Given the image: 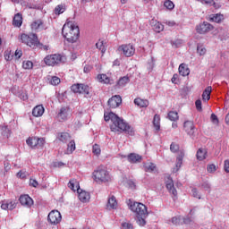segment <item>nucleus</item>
Segmentation results:
<instances>
[{
  "label": "nucleus",
  "mask_w": 229,
  "mask_h": 229,
  "mask_svg": "<svg viewBox=\"0 0 229 229\" xmlns=\"http://www.w3.org/2000/svg\"><path fill=\"white\" fill-rule=\"evenodd\" d=\"M104 119L106 123H108V121H112L113 124L111 125V131H119L121 130L122 131H124L128 135H133V128L130 126L124 120L121 119V117H118L117 114L114 113H105L104 114Z\"/></svg>",
  "instance_id": "nucleus-1"
},
{
  "label": "nucleus",
  "mask_w": 229,
  "mask_h": 229,
  "mask_svg": "<svg viewBox=\"0 0 229 229\" xmlns=\"http://www.w3.org/2000/svg\"><path fill=\"white\" fill-rule=\"evenodd\" d=\"M62 33L67 42L72 44L80 38V28L72 21H68L63 26Z\"/></svg>",
  "instance_id": "nucleus-2"
},
{
  "label": "nucleus",
  "mask_w": 229,
  "mask_h": 229,
  "mask_svg": "<svg viewBox=\"0 0 229 229\" xmlns=\"http://www.w3.org/2000/svg\"><path fill=\"white\" fill-rule=\"evenodd\" d=\"M92 178L97 183H106L110 182V173L106 167L100 165L92 173Z\"/></svg>",
  "instance_id": "nucleus-3"
},
{
  "label": "nucleus",
  "mask_w": 229,
  "mask_h": 229,
  "mask_svg": "<svg viewBox=\"0 0 229 229\" xmlns=\"http://www.w3.org/2000/svg\"><path fill=\"white\" fill-rule=\"evenodd\" d=\"M127 204L130 210L136 213L137 216H148V208H146V205L140 202H133L131 199H129Z\"/></svg>",
  "instance_id": "nucleus-4"
},
{
  "label": "nucleus",
  "mask_w": 229,
  "mask_h": 229,
  "mask_svg": "<svg viewBox=\"0 0 229 229\" xmlns=\"http://www.w3.org/2000/svg\"><path fill=\"white\" fill-rule=\"evenodd\" d=\"M19 38L22 44L29 46V47H35L38 44V38L36 34H21Z\"/></svg>",
  "instance_id": "nucleus-5"
},
{
  "label": "nucleus",
  "mask_w": 229,
  "mask_h": 229,
  "mask_svg": "<svg viewBox=\"0 0 229 229\" xmlns=\"http://www.w3.org/2000/svg\"><path fill=\"white\" fill-rule=\"evenodd\" d=\"M64 60V57L60 54H54L47 55L44 58V63L46 65H48L50 67H55V65H58V64H62Z\"/></svg>",
  "instance_id": "nucleus-6"
},
{
  "label": "nucleus",
  "mask_w": 229,
  "mask_h": 229,
  "mask_svg": "<svg viewBox=\"0 0 229 229\" xmlns=\"http://www.w3.org/2000/svg\"><path fill=\"white\" fill-rule=\"evenodd\" d=\"M71 89L74 94H84V96H89L90 90V88L85 84H73Z\"/></svg>",
  "instance_id": "nucleus-7"
},
{
  "label": "nucleus",
  "mask_w": 229,
  "mask_h": 229,
  "mask_svg": "<svg viewBox=\"0 0 229 229\" xmlns=\"http://www.w3.org/2000/svg\"><path fill=\"white\" fill-rule=\"evenodd\" d=\"M118 51L123 53V55L127 56V58H130V56H133V55H135V47L131 44L122 45L118 47Z\"/></svg>",
  "instance_id": "nucleus-8"
},
{
  "label": "nucleus",
  "mask_w": 229,
  "mask_h": 229,
  "mask_svg": "<svg viewBox=\"0 0 229 229\" xmlns=\"http://www.w3.org/2000/svg\"><path fill=\"white\" fill-rule=\"evenodd\" d=\"M47 220L50 225H58L62 221V214L58 210H52L47 216Z\"/></svg>",
  "instance_id": "nucleus-9"
},
{
  "label": "nucleus",
  "mask_w": 229,
  "mask_h": 229,
  "mask_svg": "<svg viewBox=\"0 0 229 229\" xmlns=\"http://www.w3.org/2000/svg\"><path fill=\"white\" fill-rule=\"evenodd\" d=\"M196 30L197 33L203 35L205 33H208V31H212V30H214V27L210 23L204 21L203 23H199V25H197Z\"/></svg>",
  "instance_id": "nucleus-10"
},
{
  "label": "nucleus",
  "mask_w": 229,
  "mask_h": 229,
  "mask_svg": "<svg viewBox=\"0 0 229 229\" xmlns=\"http://www.w3.org/2000/svg\"><path fill=\"white\" fill-rule=\"evenodd\" d=\"M69 115H71V110L69 107H62L57 114V119L60 123H64L69 119Z\"/></svg>",
  "instance_id": "nucleus-11"
},
{
  "label": "nucleus",
  "mask_w": 229,
  "mask_h": 229,
  "mask_svg": "<svg viewBox=\"0 0 229 229\" xmlns=\"http://www.w3.org/2000/svg\"><path fill=\"white\" fill-rule=\"evenodd\" d=\"M19 201L22 207H26L27 208H30L33 205V199L30 197V195H21L19 198Z\"/></svg>",
  "instance_id": "nucleus-12"
},
{
  "label": "nucleus",
  "mask_w": 229,
  "mask_h": 229,
  "mask_svg": "<svg viewBox=\"0 0 229 229\" xmlns=\"http://www.w3.org/2000/svg\"><path fill=\"white\" fill-rule=\"evenodd\" d=\"M17 208L16 200H3L1 204V208L3 210H13Z\"/></svg>",
  "instance_id": "nucleus-13"
},
{
  "label": "nucleus",
  "mask_w": 229,
  "mask_h": 229,
  "mask_svg": "<svg viewBox=\"0 0 229 229\" xmlns=\"http://www.w3.org/2000/svg\"><path fill=\"white\" fill-rule=\"evenodd\" d=\"M107 103L108 106L111 108H117V106L123 103V98H121V96L115 95L112 97Z\"/></svg>",
  "instance_id": "nucleus-14"
},
{
  "label": "nucleus",
  "mask_w": 229,
  "mask_h": 229,
  "mask_svg": "<svg viewBox=\"0 0 229 229\" xmlns=\"http://www.w3.org/2000/svg\"><path fill=\"white\" fill-rule=\"evenodd\" d=\"M183 128L190 137H192L196 131V128L194 127V123L192 121L184 122Z\"/></svg>",
  "instance_id": "nucleus-15"
},
{
  "label": "nucleus",
  "mask_w": 229,
  "mask_h": 229,
  "mask_svg": "<svg viewBox=\"0 0 229 229\" xmlns=\"http://www.w3.org/2000/svg\"><path fill=\"white\" fill-rule=\"evenodd\" d=\"M127 160L130 164H139L142 162V156L136 153H131L127 156Z\"/></svg>",
  "instance_id": "nucleus-16"
},
{
  "label": "nucleus",
  "mask_w": 229,
  "mask_h": 229,
  "mask_svg": "<svg viewBox=\"0 0 229 229\" xmlns=\"http://www.w3.org/2000/svg\"><path fill=\"white\" fill-rule=\"evenodd\" d=\"M78 198L81 203H89L90 201V193L86 191L81 190L78 192Z\"/></svg>",
  "instance_id": "nucleus-17"
},
{
  "label": "nucleus",
  "mask_w": 229,
  "mask_h": 229,
  "mask_svg": "<svg viewBox=\"0 0 229 229\" xmlns=\"http://www.w3.org/2000/svg\"><path fill=\"white\" fill-rule=\"evenodd\" d=\"M106 208L107 210H115L117 208V199L114 195L108 198Z\"/></svg>",
  "instance_id": "nucleus-18"
},
{
  "label": "nucleus",
  "mask_w": 229,
  "mask_h": 229,
  "mask_svg": "<svg viewBox=\"0 0 229 229\" xmlns=\"http://www.w3.org/2000/svg\"><path fill=\"white\" fill-rule=\"evenodd\" d=\"M30 28L32 31H38L40 30H44V21H42V20H35L31 23Z\"/></svg>",
  "instance_id": "nucleus-19"
},
{
  "label": "nucleus",
  "mask_w": 229,
  "mask_h": 229,
  "mask_svg": "<svg viewBox=\"0 0 229 229\" xmlns=\"http://www.w3.org/2000/svg\"><path fill=\"white\" fill-rule=\"evenodd\" d=\"M57 139L60 142L67 144V142L71 140V134H69V132H59L57 134Z\"/></svg>",
  "instance_id": "nucleus-20"
},
{
  "label": "nucleus",
  "mask_w": 229,
  "mask_h": 229,
  "mask_svg": "<svg viewBox=\"0 0 229 229\" xmlns=\"http://www.w3.org/2000/svg\"><path fill=\"white\" fill-rule=\"evenodd\" d=\"M134 105L140 106V108H147V106H149V101L148 99L137 98L134 99Z\"/></svg>",
  "instance_id": "nucleus-21"
},
{
  "label": "nucleus",
  "mask_w": 229,
  "mask_h": 229,
  "mask_svg": "<svg viewBox=\"0 0 229 229\" xmlns=\"http://www.w3.org/2000/svg\"><path fill=\"white\" fill-rule=\"evenodd\" d=\"M179 74L181 76H189L191 74V70L186 64H181L179 65Z\"/></svg>",
  "instance_id": "nucleus-22"
},
{
  "label": "nucleus",
  "mask_w": 229,
  "mask_h": 229,
  "mask_svg": "<svg viewBox=\"0 0 229 229\" xmlns=\"http://www.w3.org/2000/svg\"><path fill=\"white\" fill-rule=\"evenodd\" d=\"M68 187L69 189H71V191H73L74 192H76V191L77 192H80V182L76 179L70 180Z\"/></svg>",
  "instance_id": "nucleus-23"
},
{
  "label": "nucleus",
  "mask_w": 229,
  "mask_h": 229,
  "mask_svg": "<svg viewBox=\"0 0 229 229\" xmlns=\"http://www.w3.org/2000/svg\"><path fill=\"white\" fill-rule=\"evenodd\" d=\"M166 189L173 194L174 196H177L178 191H176V189L174 188V183L173 182V179H168L166 181Z\"/></svg>",
  "instance_id": "nucleus-24"
},
{
  "label": "nucleus",
  "mask_w": 229,
  "mask_h": 229,
  "mask_svg": "<svg viewBox=\"0 0 229 229\" xmlns=\"http://www.w3.org/2000/svg\"><path fill=\"white\" fill-rule=\"evenodd\" d=\"M44 112L45 109L43 106H37L32 110V115H34V117H41V115H44Z\"/></svg>",
  "instance_id": "nucleus-25"
},
{
  "label": "nucleus",
  "mask_w": 229,
  "mask_h": 229,
  "mask_svg": "<svg viewBox=\"0 0 229 229\" xmlns=\"http://www.w3.org/2000/svg\"><path fill=\"white\" fill-rule=\"evenodd\" d=\"M13 25L16 28H21V26H22V14L17 13L14 15L13 20Z\"/></svg>",
  "instance_id": "nucleus-26"
},
{
  "label": "nucleus",
  "mask_w": 229,
  "mask_h": 229,
  "mask_svg": "<svg viewBox=\"0 0 229 229\" xmlns=\"http://www.w3.org/2000/svg\"><path fill=\"white\" fill-rule=\"evenodd\" d=\"M207 148H199L196 154L197 159L199 161L205 160L208 156Z\"/></svg>",
  "instance_id": "nucleus-27"
},
{
  "label": "nucleus",
  "mask_w": 229,
  "mask_h": 229,
  "mask_svg": "<svg viewBox=\"0 0 229 229\" xmlns=\"http://www.w3.org/2000/svg\"><path fill=\"white\" fill-rule=\"evenodd\" d=\"M76 150V142L74 140H71L67 145L65 155H71Z\"/></svg>",
  "instance_id": "nucleus-28"
},
{
  "label": "nucleus",
  "mask_w": 229,
  "mask_h": 229,
  "mask_svg": "<svg viewBox=\"0 0 229 229\" xmlns=\"http://www.w3.org/2000/svg\"><path fill=\"white\" fill-rule=\"evenodd\" d=\"M210 94H212V87L208 86L205 89V90L202 93L203 101H209Z\"/></svg>",
  "instance_id": "nucleus-29"
},
{
  "label": "nucleus",
  "mask_w": 229,
  "mask_h": 229,
  "mask_svg": "<svg viewBox=\"0 0 229 229\" xmlns=\"http://www.w3.org/2000/svg\"><path fill=\"white\" fill-rule=\"evenodd\" d=\"M151 25L153 26L156 33H160V31H164V25L160 23V21H152Z\"/></svg>",
  "instance_id": "nucleus-30"
},
{
  "label": "nucleus",
  "mask_w": 229,
  "mask_h": 229,
  "mask_svg": "<svg viewBox=\"0 0 229 229\" xmlns=\"http://www.w3.org/2000/svg\"><path fill=\"white\" fill-rule=\"evenodd\" d=\"M97 49H99L101 51L102 55H105L106 53V43L105 41L99 40L96 43Z\"/></svg>",
  "instance_id": "nucleus-31"
},
{
  "label": "nucleus",
  "mask_w": 229,
  "mask_h": 229,
  "mask_svg": "<svg viewBox=\"0 0 229 229\" xmlns=\"http://www.w3.org/2000/svg\"><path fill=\"white\" fill-rule=\"evenodd\" d=\"M183 157H185V154L183 152H180V155L177 157V159H176L175 171H178V169L182 167V164L183 162Z\"/></svg>",
  "instance_id": "nucleus-32"
},
{
  "label": "nucleus",
  "mask_w": 229,
  "mask_h": 229,
  "mask_svg": "<svg viewBox=\"0 0 229 229\" xmlns=\"http://www.w3.org/2000/svg\"><path fill=\"white\" fill-rule=\"evenodd\" d=\"M127 83H130V77L124 76L120 78V80L117 82L118 87H126Z\"/></svg>",
  "instance_id": "nucleus-33"
},
{
  "label": "nucleus",
  "mask_w": 229,
  "mask_h": 229,
  "mask_svg": "<svg viewBox=\"0 0 229 229\" xmlns=\"http://www.w3.org/2000/svg\"><path fill=\"white\" fill-rule=\"evenodd\" d=\"M98 80L100 83H106V85H108V83H110V77H107L106 74L98 75Z\"/></svg>",
  "instance_id": "nucleus-34"
},
{
  "label": "nucleus",
  "mask_w": 229,
  "mask_h": 229,
  "mask_svg": "<svg viewBox=\"0 0 229 229\" xmlns=\"http://www.w3.org/2000/svg\"><path fill=\"white\" fill-rule=\"evenodd\" d=\"M144 169L147 173H153L157 169V165L153 163H147L144 165Z\"/></svg>",
  "instance_id": "nucleus-35"
},
{
  "label": "nucleus",
  "mask_w": 229,
  "mask_h": 229,
  "mask_svg": "<svg viewBox=\"0 0 229 229\" xmlns=\"http://www.w3.org/2000/svg\"><path fill=\"white\" fill-rule=\"evenodd\" d=\"M168 119L170 121H174V123H176V121H178V119H179L178 112H176V111H170L168 113Z\"/></svg>",
  "instance_id": "nucleus-36"
},
{
  "label": "nucleus",
  "mask_w": 229,
  "mask_h": 229,
  "mask_svg": "<svg viewBox=\"0 0 229 229\" xmlns=\"http://www.w3.org/2000/svg\"><path fill=\"white\" fill-rule=\"evenodd\" d=\"M153 125L157 131L158 130H160V115L155 114L154 120H153Z\"/></svg>",
  "instance_id": "nucleus-37"
},
{
  "label": "nucleus",
  "mask_w": 229,
  "mask_h": 229,
  "mask_svg": "<svg viewBox=\"0 0 229 229\" xmlns=\"http://www.w3.org/2000/svg\"><path fill=\"white\" fill-rule=\"evenodd\" d=\"M65 12V5L64 4H58L55 8V15H61V13H64Z\"/></svg>",
  "instance_id": "nucleus-38"
},
{
  "label": "nucleus",
  "mask_w": 229,
  "mask_h": 229,
  "mask_svg": "<svg viewBox=\"0 0 229 229\" xmlns=\"http://www.w3.org/2000/svg\"><path fill=\"white\" fill-rule=\"evenodd\" d=\"M28 146H30V148H37V138L34 137V138H29L27 140H26Z\"/></svg>",
  "instance_id": "nucleus-39"
},
{
  "label": "nucleus",
  "mask_w": 229,
  "mask_h": 229,
  "mask_svg": "<svg viewBox=\"0 0 229 229\" xmlns=\"http://www.w3.org/2000/svg\"><path fill=\"white\" fill-rule=\"evenodd\" d=\"M92 153L96 155V157H99V155H101V148L99 147V145L95 144L92 147Z\"/></svg>",
  "instance_id": "nucleus-40"
},
{
  "label": "nucleus",
  "mask_w": 229,
  "mask_h": 229,
  "mask_svg": "<svg viewBox=\"0 0 229 229\" xmlns=\"http://www.w3.org/2000/svg\"><path fill=\"white\" fill-rule=\"evenodd\" d=\"M46 144V139L36 138V148H42Z\"/></svg>",
  "instance_id": "nucleus-41"
},
{
  "label": "nucleus",
  "mask_w": 229,
  "mask_h": 229,
  "mask_svg": "<svg viewBox=\"0 0 229 229\" xmlns=\"http://www.w3.org/2000/svg\"><path fill=\"white\" fill-rule=\"evenodd\" d=\"M224 19H225V16H223V14H216L211 18L213 22H217V23L221 22Z\"/></svg>",
  "instance_id": "nucleus-42"
},
{
  "label": "nucleus",
  "mask_w": 229,
  "mask_h": 229,
  "mask_svg": "<svg viewBox=\"0 0 229 229\" xmlns=\"http://www.w3.org/2000/svg\"><path fill=\"white\" fill-rule=\"evenodd\" d=\"M137 223L140 226H144L146 225V216H137Z\"/></svg>",
  "instance_id": "nucleus-43"
},
{
  "label": "nucleus",
  "mask_w": 229,
  "mask_h": 229,
  "mask_svg": "<svg viewBox=\"0 0 229 229\" xmlns=\"http://www.w3.org/2000/svg\"><path fill=\"white\" fill-rule=\"evenodd\" d=\"M164 6H165V8L167 10H174V4L171 0H166L164 4Z\"/></svg>",
  "instance_id": "nucleus-44"
},
{
  "label": "nucleus",
  "mask_w": 229,
  "mask_h": 229,
  "mask_svg": "<svg viewBox=\"0 0 229 229\" xmlns=\"http://www.w3.org/2000/svg\"><path fill=\"white\" fill-rule=\"evenodd\" d=\"M13 58V55H12V51L6 50L4 52V60H6V62H11Z\"/></svg>",
  "instance_id": "nucleus-45"
},
{
  "label": "nucleus",
  "mask_w": 229,
  "mask_h": 229,
  "mask_svg": "<svg viewBox=\"0 0 229 229\" xmlns=\"http://www.w3.org/2000/svg\"><path fill=\"white\" fill-rule=\"evenodd\" d=\"M22 67L24 69H33V62H31V61H23Z\"/></svg>",
  "instance_id": "nucleus-46"
},
{
  "label": "nucleus",
  "mask_w": 229,
  "mask_h": 229,
  "mask_svg": "<svg viewBox=\"0 0 229 229\" xmlns=\"http://www.w3.org/2000/svg\"><path fill=\"white\" fill-rule=\"evenodd\" d=\"M197 53H199V55L200 56H203V55H205L207 53V48H205V47H203V46H198Z\"/></svg>",
  "instance_id": "nucleus-47"
},
{
  "label": "nucleus",
  "mask_w": 229,
  "mask_h": 229,
  "mask_svg": "<svg viewBox=\"0 0 229 229\" xmlns=\"http://www.w3.org/2000/svg\"><path fill=\"white\" fill-rule=\"evenodd\" d=\"M207 171L208 173H216V171H217V168L216 167V165L211 164V165H208L207 166Z\"/></svg>",
  "instance_id": "nucleus-48"
},
{
  "label": "nucleus",
  "mask_w": 229,
  "mask_h": 229,
  "mask_svg": "<svg viewBox=\"0 0 229 229\" xmlns=\"http://www.w3.org/2000/svg\"><path fill=\"white\" fill-rule=\"evenodd\" d=\"M2 135H4V137H10V131L8 129V126H4L2 127Z\"/></svg>",
  "instance_id": "nucleus-49"
},
{
  "label": "nucleus",
  "mask_w": 229,
  "mask_h": 229,
  "mask_svg": "<svg viewBox=\"0 0 229 229\" xmlns=\"http://www.w3.org/2000/svg\"><path fill=\"white\" fill-rule=\"evenodd\" d=\"M202 189H204V191H207L208 192H210L211 191V187H210V183L208 182H204L201 184Z\"/></svg>",
  "instance_id": "nucleus-50"
},
{
  "label": "nucleus",
  "mask_w": 229,
  "mask_h": 229,
  "mask_svg": "<svg viewBox=\"0 0 229 229\" xmlns=\"http://www.w3.org/2000/svg\"><path fill=\"white\" fill-rule=\"evenodd\" d=\"M178 149H180V146H178V144L172 143L170 145V150L172 151V153H176V151H178Z\"/></svg>",
  "instance_id": "nucleus-51"
},
{
  "label": "nucleus",
  "mask_w": 229,
  "mask_h": 229,
  "mask_svg": "<svg viewBox=\"0 0 229 229\" xmlns=\"http://www.w3.org/2000/svg\"><path fill=\"white\" fill-rule=\"evenodd\" d=\"M50 83H51V85H55V86L59 85L60 78H58L56 76L52 77Z\"/></svg>",
  "instance_id": "nucleus-52"
},
{
  "label": "nucleus",
  "mask_w": 229,
  "mask_h": 229,
  "mask_svg": "<svg viewBox=\"0 0 229 229\" xmlns=\"http://www.w3.org/2000/svg\"><path fill=\"white\" fill-rule=\"evenodd\" d=\"M195 106H196V109L198 110V112L203 111V107L201 106V100H199V99L196 100Z\"/></svg>",
  "instance_id": "nucleus-53"
},
{
  "label": "nucleus",
  "mask_w": 229,
  "mask_h": 229,
  "mask_svg": "<svg viewBox=\"0 0 229 229\" xmlns=\"http://www.w3.org/2000/svg\"><path fill=\"white\" fill-rule=\"evenodd\" d=\"M192 221H193L192 216H191L189 215L183 218L184 225H191V223H192Z\"/></svg>",
  "instance_id": "nucleus-54"
},
{
  "label": "nucleus",
  "mask_w": 229,
  "mask_h": 229,
  "mask_svg": "<svg viewBox=\"0 0 229 229\" xmlns=\"http://www.w3.org/2000/svg\"><path fill=\"white\" fill-rule=\"evenodd\" d=\"M193 198H197L198 199H201V196L198 194V190L196 188H193L191 190Z\"/></svg>",
  "instance_id": "nucleus-55"
},
{
  "label": "nucleus",
  "mask_w": 229,
  "mask_h": 229,
  "mask_svg": "<svg viewBox=\"0 0 229 229\" xmlns=\"http://www.w3.org/2000/svg\"><path fill=\"white\" fill-rule=\"evenodd\" d=\"M122 228L123 229H133V225L130 223H123Z\"/></svg>",
  "instance_id": "nucleus-56"
},
{
  "label": "nucleus",
  "mask_w": 229,
  "mask_h": 229,
  "mask_svg": "<svg viewBox=\"0 0 229 229\" xmlns=\"http://www.w3.org/2000/svg\"><path fill=\"white\" fill-rule=\"evenodd\" d=\"M180 221H181L180 216H174L172 218L173 225H180Z\"/></svg>",
  "instance_id": "nucleus-57"
},
{
  "label": "nucleus",
  "mask_w": 229,
  "mask_h": 229,
  "mask_svg": "<svg viewBox=\"0 0 229 229\" xmlns=\"http://www.w3.org/2000/svg\"><path fill=\"white\" fill-rule=\"evenodd\" d=\"M224 169L225 171V173H229V160L226 159L224 163Z\"/></svg>",
  "instance_id": "nucleus-58"
},
{
  "label": "nucleus",
  "mask_w": 229,
  "mask_h": 229,
  "mask_svg": "<svg viewBox=\"0 0 229 229\" xmlns=\"http://www.w3.org/2000/svg\"><path fill=\"white\" fill-rule=\"evenodd\" d=\"M200 3H202V4H210V5L216 4L214 3V0H200Z\"/></svg>",
  "instance_id": "nucleus-59"
},
{
  "label": "nucleus",
  "mask_w": 229,
  "mask_h": 229,
  "mask_svg": "<svg viewBox=\"0 0 229 229\" xmlns=\"http://www.w3.org/2000/svg\"><path fill=\"white\" fill-rule=\"evenodd\" d=\"M30 183L32 187H38V182H37L35 179H30Z\"/></svg>",
  "instance_id": "nucleus-60"
},
{
  "label": "nucleus",
  "mask_w": 229,
  "mask_h": 229,
  "mask_svg": "<svg viewBox=\"0 0 229 229\" xmlns=\"http://www.w3.org/2000/svg\"><path fill=\"white\" fill-rule=\"evenodd\" d=\"M15 56H16V58H21V56H22V50H19V49H17L16 51H15Z\"/></svg>",
  "instance_id": "nucleus-61"
},
{
  "label": "nucleus",
  "mask_w": 229,
  "mask_h": 229,
  "mask_svg": "<svg viewBox=\"0 0 229 229\" xmlns=\"http://www.w3.org/2000/svg\"><path fill=\"white\" fill-rule=\"evenodd\" d=\"M17 176L19 178H26V174L22 173L21 171H20L18 174H17Z\"/></svg>",
  "instance_id": "nucleus-62"
},
{
  "label": "nucleus",
  "mask_w": 229,
  "mask_h": 229,
  "mask_svg": "<svg viewBox=\"0 0 229 229\" xmlns=\"http://www.w3.org/2000/svg\"><path fill=\"white\" fill-rule=\"evenodd\" d=\"M176 80H178V73L174 74L172 78V83H176Z\"/></svg>",
  "instance_id": "nucleus-63"
},
{
  "label": "nucleus",
  "mask_w": 229,
  "mask_h": 229,
  "mask_svg": "<svg viewBox=\"0 0 229 229\" xmlns=\"http://www.w3.org/2000/svg\"><path fill=\"white\" fill-rule=\"evenodd\" d=\"M91 67L89 65L84 66V72H90Z\"/></svg>",
  "instance_id": "nucleus-64"
}]
</instances>
